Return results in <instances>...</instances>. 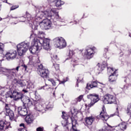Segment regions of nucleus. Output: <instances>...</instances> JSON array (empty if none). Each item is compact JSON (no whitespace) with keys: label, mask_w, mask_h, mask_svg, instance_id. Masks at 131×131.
<instances>
[{"label":"nucleus","mask_w":131,"mask_h":131,"mask_svg":"<svg viewBox=\"0 0 131 131\" xmlns=\"http://www.w3.org/2000/svg\"><path fill=\"white\" fill-rule=\"evenodd\" d=\"M20 18L19 22L28 21L29 24H31L32 29H33L30 37V38H33V41L29 48L30 53L33 55L36 54V52L41 50V47H43V50H45V51H50L51 50V45H50L51 39L39 37L43 35L45 32L37 29L38 26L35 25L36 21L34 20V18L31 17V15L26 12V15Z\"/></svg>","instance_id":"obj_1"},{"label":"nucleus","mask_w":131,"mask_h":131,"mask_svg":"<svg viewBox=\"0 0 131 131\" xmlns=\"http://www.w3.org/2000/svg\"><path fill=\"white\" fill-rule=\"evenodd\" d=\"M13 99L15 101H21L23 104H31V101L32 99L26 96H25L22 92H18L17 91H13L12 93Z\"/></svg>","instance_id":"obj_2"},{"label":"nucleus","mask_w":131,"mask_h":131,"mask_svg":"<svg viewBox=\"0 0 131 131\" xmlns=\"http://www.w3.org/2000/svg\"><path fill=\"white\" fill-rule=\"evenodd\" d=\"M19 68H20L19 66H17L15 69L14 68L9 70L4 68H1L0 72H4L5 75L7 76L8 79H14L15 76H16V73L19 71Z\"/></svg>","instance_id":"obj_3"},{"label":"nucleus","mask_w":131,"mask_h":131,"mask_svg":"<svg viewBox=\"0 0 131 131\" xmlns=\"http://www.w3.org/2000/svg\"><path fill=\"white\" fill-rule=\"evenodd\" d=\"M29 42L27 41L22 42L17 45V52L18 56H24L29 49Z\"/></svg>","instance_id":"obj_4"},{"label":"nucleus","mask_w":131,"mask_h":131,"mask_svg":"<svg viewBox=\"0 0 131 131\" xmlns=\"http://www.w3.org/2000/svg\"><path fill=\"white\" fill-rule=\"evenodd\" d=\"M42 13H43V16L45 18H52L53 17V13L55 15V18L57 20V21H59L60 22H62V18L60 17V15H59V12L57 11V9H52L50 10H46L45 11H42Z\"/></svg>","instance_id":"obj_5"},{"label":"nucleus","mask_w":131,"mask_h":131,"mask_svg":"<svg viewBox=\"0 0 131 131\" xmlns=\"http://www.w3.org/2000/svg\"><path fill=\"white\" fill-rule=\"evenodd\" d=\"M53 43L56 48L64 49L67 46L66 41L62 37H57L53 39Z\"/></svg>","instance_id":"obj_6"},{"label":"nucleus","mask_w":131,"mask_h":131,"mask_svg":"<svg viewBox=\"0 0 131 131\" xmlns=\"http://www.w3.org/2000/svg\"><path fill=\"white\" fill-rule=\"evenodd\" d=\"M31 103L30 104L28 103H23V106L18 107L17 108V112L18 115L25 117V116H26L28 114V111L27 110V107L33 105V101L31 100Z\"/></svg>","instance_id":"obj_7"},{"label":"nucleus","mask_w":131,"mask_h":131,"mask_svg":"<svg viewBox=\"0 0 131 131\" xmlns=\"http://www.w3.org/2000/svg\"><path fill=\"white\" fill-rule=\"evenodd\" d=\"M38 74L42 77V78H49V75H50V72L48 70H47L42 64L38 65Z\"/></svg>","instance_id":"obj_8"},{"label":"nucleus","mask_w":131,"mask_h":131,"mask_svg":"<svg viewBox=\"0 0 131 131\" xmlns=\"http://www.w3.org/2000/svg\"><path fill=\"white\" fill-rule=\"evenodd\" d=\"M117 111L111 115V116L108 115L107 113L105 112V110H104V108L102 109V111L101 112L100 114V117L101 118L102 120L104 122L107 121L108 118L110 117H113V116H115V115H117V116H119V112L118 111V107L116 108Z\"/></svg>","instance_id":"obj_9"},{"label":"nucleus","mask_w":131,"mask_h":131,"mask_svg":"<svg viewBox=\"0 0 131 131\" xmlns=\"http://www.w3.org/2000/svg\"><path fill=\"white\" fill-rule=\"evenodd\" d=\"M39 25L45 30L51 29L52 28V21H51V18H46V19H44L42 21L39 23Z\"/></svg>","instance_id":"obj_10"},{"label":"nucleus","mask_w":131,"mask_h":131,"mask_svg":"<svg viewBox=\"0 0 131 131\" xmlns=\"http://www.w3.org/2000/svg\"><path fill=\"white\" fill-rule=\"evenodd\" d=\"M87 98L91 100V103L88 105V106L92 107L94 106L97 102L100 101V98H99V95L96 94H90L87 95Z\"/></svg>","instance_id":"obj_11"},{"label":"nucleus","mask_w":131,"mask_h":131,"mask_svg":"<svg viewBox=\"0 0 131 131\" xmlns=\"http://www.w3.org/2000/svg\"><path fill=\"white\" fill-rule=\"evenodd\" d=\"M103 103L104 104H117L116 99L112 95L106 94L103 97Z\"/></svg>","instance_id":"obj_12"},{"label":"nucleus","mask_w":131,"mask_h":131,"mask_svg":"<svg viewBox=\"0 0 131 131\" xmlns=\"http://www.w3.org/2000/svg\"><path fill=\"white\" fill-rule=\"evenodd\" d=\"M94 49L95 48H91L90 47H87L85 49V59L90 60L94 57Z\"/></svg>","instance_id":"obj_13"},{"label":"nucleus","mask_w":131,"mask_h":131,"mask_svg":"<svg viewBox=\"0 0 131 131\" xmlns=\"http://www.w3.org/2000/svg\"><path fill=\"white\" fill-rule=\"evenodd\" d=\"M46 107H45L44 105H41L38 102H35L34 109L36 111H38V112H39L40 113H42L46 111Z\"/></svg>","instance_id":"obj_14"},{"label":"nucleus","mask_w":131,"mask_h":131,"mask_svg":"<svg viewBox=\"0 0 131 131\" xmlns=\"http://www.w3.org/2000/svg\"><path fill=\"white\" fill-rule=\"evenodd\" d=\"M12 127L11 126V124L10 122H8L7 121L0 120V130H4V128L5 129H9V128H11Z\"/></svg>","instance_id":"obj_15"},{"label":"nucleus","mask_w":131,"mask_h":131,"mask_svg":"<svg viewBox=\"0 0 131 131\" xmlns=\"http://www.w3.org/2000/svg\"><path fill=\"white\" fill-rule=\"evenodd\" d=\"M51 61L53 63V67L55 68V70H59V69H60V66H59V64L57 63H54V62L56 63V62H57V61L59 60V58H58V56L55 54H51Z\"/></svg>","instance_id":"obj_16"},{"label":"nucleus","mask_w":131,"mask_h":131,"mask_svg":"<svg viewBox=\"0 0 131 131\" xmlns=\"http://www.w3.org/2000/svg\"><path fill=\"white\" fill-rule=\"evenodd\" d=\"M17 56V51L16 50L13 51L12 52H7L6 54L5 57L8 61H11V60H14Z\"/></svg>","instance_id":"obj_17"},{"label":"nucleus","mask_w":131,"mask_h":131,"mask_svg":"<svg viewBox=\"0 0 131 131\" xmlns=\"http://www.w3.org/2000/svg\"><path fill=\"white\" fill-rule=\"evenodd\" d=\"M94 88H98V81H90L86 84L85 89L86 90H92Z\"/></svg>","instance_id":"obj_18"},{"label":"nucleus","mask_w":131,"mask_h":131,"mask_svg":"<svg viewBox=\"0 0 131 131\" xmlns=\"http://www.w3.org/2000/svg\"><path fill=\"white\" fill-rule=\"evenodd\" d=\"M94 121H95L94 117H93L92 116L86 117L85 118L84 125H85V126H90V125H92V124H93Z\"/></svg>","instance_id":"obj_19"},{"label":"nucleus","mask_w":131,"mask_h":131,"mask_svg":"<svg viewBox=\"0 0 131 131\" xmlns=\"http://www.w3.org/2000/svg\"><path fill=\"white\" fill-rule=\"evenodd\" d=\"M116 74V71H114L113 73H112L111 75H110L108 78V81L111 82V83H116V80L117 79V76Z\"/></svg>","instance_id":"obj_20"},{"label":"nucleus","mask_w":131,"mask_h":131,"mask_svg":"<svg viewBox=\"0 0 131 131\" xmlns=\"http://www.w3.org/2000/svg\"><path fill=\"white\" fill-rule=\"evenodd\" d=\"M116 46L118 49H120L119 57H122L123 56V52H124L125 48L124 46L121 45V43H118L116 45Z\"/></svg>","instance_id":"obj_21"},{"label":"nucleus","mask_w":131,"mask_h":131,"mask_svg":"<svg viewBox=\"0 0 131 131\" xmlns=\"http://www.w3.org/2000/svg\"><path fill=\"white\" fill-rule=\"evenodd\" d=\"M49 80L50 82H51L53 86H55L57 82H59V84H61V83H65V82H66V81L65 80L60 81V80L59 79H56V80H54V79H49Z\"/></svg>","instance_id":"obj_22"},{"label":"nucleus","mask_w":131,"mask_h":131,"mask_svg":"<svg viewBox=\"0 0 131 131\" xmlns=\"http://www.w3.org/2000/svg\"><path fill=\"white\" fill-rule=\"evenodd\" d=\"M25 120L27 124H31L33 122V116L32 115H28L26 117Z\"/></svg>","instance_id":"obj_23"},{"label":"nucleus","mask_w":131,"mask_h":131,"mask_svg":"<svg viewBox=\"0 0 131 131\" xmlns=\"http://www.w3.org/2000/svg\"><path fill=\"white\" fill-rule=\"evenodd\" d=\"M13 79H14V83H15L16 85H18V86H19V88H23V86H26V85H25L23 83V80L21 79L17 80L15 78H13Z\"/></svg>","instance_id":"obj_24"},{"label":"nucleus","mask_w":131,"mask_h":131,"mask_svg":"<svg viewBox=\"0 0 131 131\" xmlns=\"http://www.w3.org/2000/svg\"><path fill=\"white\" fill-rule=\"evenodd\" d=\"M6 116H9L10 119L12 120V119H14V116H15V114L12 110H10L6 111Z\"/></svg>","instance_id":"obj_25"},{"label":"nucleus","mask_w":131,"mask_h":131,"mask_svg":"<svg viewBox=\"0 0 131 131\" xmlns=\"http://www.w3.org/2000/svg\"><path fill=\"white\" fill-rule=\"evenodd\" d=\"M107 62L106 61H103L102 64L101 66L98 67V70H99V71H103L107 67Z\"/></svg>","instance_id":"obj_26"},{"label":"nucleus","mask_w":131,"mask_h":131,"mask_svg":"<svg viewBox=\"0 0 131 131\" xmlns=\"http://www.w3.org/2000/svg\"><path fill=\"white\" fill-rule=\"evenodd\" d=\"M45 90V91H49V90H55L54 88H51V86L46 84L45 85L41 86L40 90Z\"/></svg>","instance_id":"obj_27"},{"label":"nucleus","mask_w":131,"mask_h":131,"mask_svg":"<svg viewBox=\"0 0 131 131\" xmlns=\"http://www.w3.org/2000/svg\"><path fill=\"white\" fill-rule=\"evenodd\" d=\"M65 4V2L62 1L61 0H56L55 2V6L57 7H61V6H63Z\"/></svg>","instance_id":"obj_28"},{"label":"nucleus","mask_w":131,"mask_h":131,"mask_svg":"<svg viewBox=\"0 0 131 131\" xmlns=\"http://www.w3.org/2000/svg\"><path fill=\"white\" fill-rule=\"evenodd\" d=\"M61 124L63 127H66V129H69V127H68V125H69V122H68V120H66V121L62 122Z\"/></svg>","instance_id":"obj_29"},{"label":"nucleus","mask_w":131,"mask_h":131,"mask_svg":"<svg viewBox=\"0 0 131 131\" xmlns=\"http://www.w3.org/2000/svg\"><path fill=\"white\" fill-rule=\"evenodd\" d=\"M5 98L6 99H8V98H11V99L13 98V93L12 92V91H8L5 95Z\"/></svg>","instance_id":"obj_30"},{"label":"nucleus","mask_w":131,"mask_h":131,"mask_svg":"<svg viewBox=\"0 0 131 131\" xmlns=\"http://www.w3.org/2000/svg\"><path fill=\"white\" fill-rule=\"evenodd\" d=\"M118 126H120L121 129H126V124L124 122L118 124Z\"/></svg>","instance_id":"obj_31"},{"label":"nucleus","mask_w":131,"mask_h":131,"mask_svg":"<svg viewBox=\"0 0 131 131\" xmlns=\"http://www.w3.org/2000/svg\"><path fill=\"white\" fill-rule=\"evenodd\" d=\"M73 55H74V51H73V50L72 51L69 50V58H67L66 60H69L70 59H71V57H72Z\"/></svg>","instance_id":"obj_32"},{"label":"nucleus","mask_w":131,"mask_h":131,"mask_svg":"<svg viewBox=\"0 0 131 131\" xmlns=\"http://www.w3.org/2000/svg\"><path fill=\"white\" fill-rule=\"evenodd\" d=\"M28 66H30L31 67H34L35 63L33 60H30L28 63Z\"/></svg>","instance_id":"obj_33"},{"label":"nucleus","mask_w":131,"mask_h":131,"mask_svg":"<svg viewBox=\"0 0 131 131\" xmlns=\"http://www.w3.org/2000/svg\"><path fill=\"white\" fill-rule=\"evenodd\" d=\"M30 92V88L27 87L26 89H24L22 90V93L24 94H27L28 93H29Z\"/></svg>","instance_id":"obj_34"},{"label":"nucleus","mask_w":131,"mask_h":131,"mask_svg":"<svg viewBox=\"0 0 131 131\" xmlns=\"http://www.w3.org/2000/svg\"><path fill=\"white\" fill-rule=\"evenodd\" d=\"M72 127L73 131H78L77 128H76V125L73 124V120H72Z\"/></svg>","instance_id":"obj_35"},{"label":"nucleus","mask_w":131,"mask_h":131,"mask_svg":"<svg viewBox=\"0 0 131 131\" xmlns=\"http://www.w3.org/2000/svg\"><path fill=\"white\" fill-rule=\"evenodd\" d=\"M82 98H83V95H81L78 97L76 99V100L77 102H80V101L82 100Z\"/></svg>","instance_id":"obj_36"},{"label":"nucleus","mask_w":131,"mask_h":131,"mask_svg":"<svg viewBox=\"0 0 131 131\" xmlns=\"http://www.w3.org/2000/svg\"><path fill=\"white\" fill-rule=\"evenodd\" d=\"M10 105L9 104H5V108L6 112L8 111V110H11V108H10Z\"/></svg>","instance_id":"obj_37"},{"label":"nucleus","mask_w":131,"mask_h":131,"mask_svg":"<svg viewBox=\"0 0 131 131\" xmlns=\"http://www.w3.org/2000/svg\"><path fill=\"white\" fill-rule=\"evenodd\" d=\"M19 8V5L13 6L10 8V11H14V10H16V9H18Z\"/></svg>","instance_id":"obj_38"},{"label":"nucleus","mask_w":131,"mask_h":131,"mask_svg":"<svg viewBox=\"0 0 131 131\" xmlns=\"http://www.w3.org/2000/svg\"><path fill=\"white\" fill-rule=\"evenodd\" d=\"M4 44L3 43H0V54H2L3 52H4Z\"/></svg>","instance_id":"obj_39"},{"label":"nucleus","mask_w":131,"mask_h":131,"mask_svg":"<svg viewBox=\"0 0 131 131\" xmlns=\"http://www.w3.org/2000/svg\"><path fill=\"white\" fill-rule=\"evenodd\" d=\"M22 67H23V69H24L25 70V71H26V70H27V68L28 67V66H26V64H22Z\"/></svg>","instance_id":"obj_40"},{"label":"nucleus","mask_w":131,"mask_h":131,"mask_svg":"<svg viewBox=\"0 0 131 131\" xmlns=\"http://www.w3.org/2000/svg\"><path fill=\"white\" fill-rule=\"evenodd\" d=\"M99 131H111L110 129L107 128H103L102 129H99Z\"/></svg>","instance_id":"obj_41"},{"label":"nucleus","mask_w":131,"mask_h":131,"mask_svg":"<svg viewBox=\"0 0 131 131\" xmlns=\"http://www.w3.org/2000/svg\"><path fill=\"white\" fill-rule=\"evenodd\" d=\"M80 81H81V80H80L79 79H77V83L76 84V86H77V88H78V83H79V82H80Z\"/></svg>","instance_id":"obj_42"},{"label":"nucleus","mask_w":131,"mask_h":131,"mask_svg":"<svg viewBox=\"0 0 131 131\" xmlns=\"http://www.w3.org/2000/svg\"><path fill=\"white\" fill-rule=\"evenodd\" d=\"M37 131H43V128H41V127H39L36 129Z\"/></svg>","instance_id":"obj_43"},{"label":"nucleus","mask_w":131,"mask_h":131,"mask_svg":"<svg viewBox=\"0 0 131 131\" xmlns=\"http://www.w3.org/2000/svg\"><path fill=\"white\" fill-rule=\"evenodd\" d=\"M7 18H9V19H11V18H12V19H17L18 17H13L12 16H10L5 18V19H7Z\"/></svg>","instance_id":"obj_44"},{"label":"nucleus","mask_w":131,"mask_h":131,"mask_svg":"<svg viewBox=\"0 0 131 131\" xmlns=\"http://www.w3.org/2000/svg\"><path fill=\"white\" fill-rule=\"evenodd\" d=\"M123 79L124 82L126 83V82H127V80H128V78H127V77H124V78H123Z\"/></svg>","instance_id":"obj_45"},{"label":"nucleus","mask_w":131,"mask_h":131,"mask_svg":"<svg viewBox=\"0 0 131 131\" xmlns=\"http://www.w3.org/2000/svg\"><path fill=\"white\" fill-rule=\"evenodd\" d=\"M66 113H65V112H62V116L61 117L62 118H63V119H64L65 118V116L64 115V114H66Z\"/></svg>","instance_id":"obj_46"},{"label":"nucleus","mask_w":131,"mask_h":131,"mask_svg":"<svg viewBox=\"0 0 131 131\" xmlns=\"http://www.w3.org/2000/svg\"><path fill=\"white\" fill-rule=\"evenodd\" d=\"M19 126H23L24 128H25V125L24 124V123L20 124Z\"/></svg>","instance_id":"obj_47"},{"label":"nucleus","mask_w":131,"mask_h":131,"mask_svg":"<svg viewBox=\"0 0 131 131\" xmlns=\"http://www.w3.org/2000/svg\"><path fill=\"white\" fill-rule=\"evenodd\" d=\"M18 130H19V131H23V130H24V128H19L18 129Z\"/></svg>","instance_id":"obj_48"},{"label":"nucleus","mask_w":131,"mask_h":131,"mask_svg":"<svg viewBox=\"0 0 131 131\" xmlns=\"http://www.w3.org/2000/svg\"><path fill=\"white\" fill-rule=\"evenodd\" d=\"M107 51H108V48H105V49H104V52H105V53H106Z\"/></svg>","instance_id":"obj_49"},{"label":"nucleus","mask_w":131,"mask_h":131,"mask_svg":"<svg viewBox=\"0 0 131 131\" xmlns=\"http://www.w3.org/2000/svg\"><path fill=\"white\" fill-rule=\"evenodd\" d=\"M99 83H100V84H102L103 86H101V88H104V87L105 84H103V83H102L101 82H99Z\"/></svg>","instance_id":"obj_50"},{"label":"nucleus","mask_w":131,"mask_h":131,"mask_svg":"<svg viewBox=\"0 0 131 131\" xmlns=\"http://www.w3.org/2000/svg\"><path fill=\"white\" fill-rule=\"evenodd\" d=\"M127 73H129V74H131V70L127 71Z\"/></svg>","instance_id":"obj_51"},{"label":"nucleus","mask_w":131,"mask_h":131,"mask_svg":"<svg viewBox=\"0 0 131 131\" xmlns=\"http://www.w3.org/2000/svg\"><path fill=\"white\" fill-rule=\"evenodd\" d=\"M107 69H109V68H110V69H111V70H112V71H113V68H109V67H107Z\"/></svg>","instance_id":"obj_52"},{"label":"nucleus","mask_w":131,"mask_h":131,"mask_svg":"<svg viewBox=\"0 0 131 131\" xmlns=\"http://www.w3.org/2000/svg\"><path fill=\"white\" fill-rule=\"evenodd\" d=\"M2 10V4L0 3V11Z\"/></svg>","instance_id":"obj_53"},{"label":"nucleus","mask_w":131,"mask_h":131,"mask_svg":"<svg viewBox=\"0 0 131 131\" xmlns=\"http://www.w3.org/2000/svg\"><path fill=\"white\" fill-rule=\"evenodd\" d=\"M40 62V61L39 60H38L37 61V64H38Z\"/></svg>","instance_id":"obj_54"},{"label":"nucleus","mask_w":131,"mask_h":131,"mask_svg":"<svg viewBox=\"0 0 131 131\" xmlns=\"http://www.w3.org/2000/svg\"><path fill=\"white\" fill-rule=\"evenodd\" d=\"M36 12H38V13H39V9H37V10H36Z\"/></svg>","instance_id":"obj_55"},{"label":"nucleus","mask_w":131,"mask_h":131,"mask_svg":"<svg viewBox=\"0 0 131 131\" xmlns=\"http://www.w3.org/2000/svg\"><path fill=\"white\" fill-rule=\"evenodd\" d=\"M71 62H75V60L73 59V60H71Z\"/></svg>","instance_id":"obj_56"},{"label":"nucleus","mask_w":131,"mask_h":131,"mask_svg":"<svg viewBox=\"0 0 131 131\" xmlns=\"http://www.w3.org/2000/svg\"><path fill=\"white\" fill-rule=\"evenodd\" d=\"M36 93H37V91H35V96H36Z\"/></svg>","instance_id":"obj_57"},{"label":"nucleus","mask_w":131,"mask_h":131,"mask_svg":"<svg viewBox=\"0 0 131 131\" xmlns=\"http://www.w3.org/2000/svg\"><path fill=\"white\" fill-rule=\"evenodd\" d=\"M77 23V21H74V24H76Z\"/></svg>","instance_id":"obj_58"},{"label":"nucleus","mask_w":131,"mask_h":131,"mask_svg":"<svg viewBox=\"0 0 131 131\" xmlns=\"http://www.w3.org/2000/svg\"><path fill=\"white\" fill-rule=\"evenodd\" d=\"M103 56H104V58H107V57H106V56H106V54H103Z\"/></svg>","instance_id":"obj_59"},{"label":"nucleus","mask_w":131,"mask_h":131,"mask_svg":"<svg viewBox=\"0 0 131 131\" xmlns=\"http://www.w3.org/2000/svg\"><path fill=\"white\" fill-rule=\"evenodd\" d=\"M129 36L130 37H131V33H129Z\"/></svg>","instance_id":"obj_60"},{"label":"nucleus","mask_w":131,"mask_h":131,"mask_svg":"<svg viewBox=\"0 0 131 131\" xmlns=\"http://www.w3.org/2000/svg\"><path fill=\"white\" fill-rule=\"evenodd\" d=\"M3 20V18L2 17H0V21H2Z\"/></svg>","instance_id":"obj_61"},{"label":"nucleus","mask_w":131,"mask_h":131,"mask_svg":"<svg viewBox=\"0 0 131 131\" xmlns=\"http://www.w3.org/2000/svg\"><path fill=\"white\" fill-rule=\"evenodd\" d=\"M53 96H55V92H54V93H53Z\"/></svg>","instance_id":"obj_62"},{"label":"nucleus","mask_w":131,"mask_h":131,"mask_svg":"<svg viewBox=\"0 0 131 131\" xmlns=\"http://www.w3.org/2000/svg\"><path fill=\"white\" fill-rule=\"evenodd\" d=\"M110 89L111 90H112V88H111V87H110Z\"/></svg>","instance_id":"obj_63"},{"label":"nucleus","mask_w":131,"mask_h":131,"mask_svg":"<svg viewBox=\"0 0 131 131\" xmlns=\"http://www.w3.org/2000/svg\"><path fill=\"white\" fill-rule=\"evenodd\" d=\"M7 0L6 1V3H8V2H7Z\"/></svg>","instance_id":"obj_64"}]
</instances>
